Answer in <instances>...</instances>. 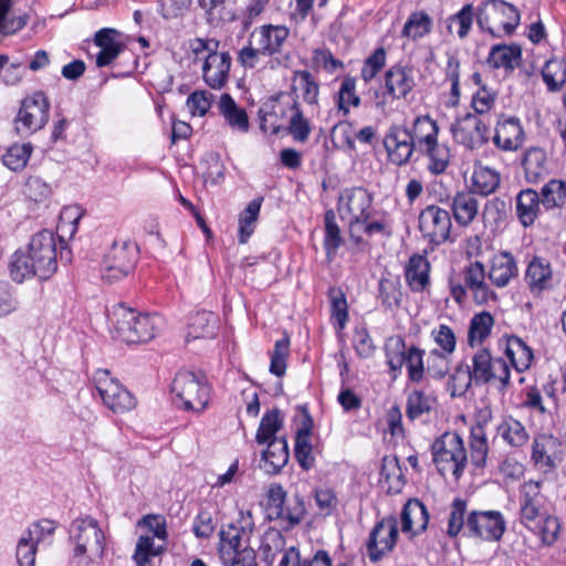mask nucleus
Listing matches in <instances>:
<instances>
[{"label": "nucleus", "instance_id": "obj_59", "mask_svg": "<svg viewBox=\"0 0 566 566\" xmlns=\"http://www.w3.org/2000/svg\"><path fill=\"white\" fill-rule=\"evenodd\" d=\"M295 458L297 459L298 464L304 470H310L313 468L315 459L313 455V448L311 444V431L310 429H301L297 432L295 439Z\"/></svg>", "mask_w": 566, "mask_h": 566}, {"label": "nucleus", "instance_id": "obj_50", "mask_svg": "<svg viewBox=\"0 0 566 566\" xmlns=\"http://www.w3.org/2000/svg\"><path fill=\"white\" fill-rule=\"evenodd\" d=\"M262 201V197L253 199L239 216V242L241 244L247 243L254 232Z\"/></svg>", "mask_w": 566, "mask_h": 566}, {"label": "nucleus", "instance_id": "obj_31", "mask_svg": "<svg viewBox=\"0 0 566 566\" xmlns=\"http://www.w3.org/2000/svg\"><path fill=\"white\" fill-rule=\"evenodd\" d=\"M522 62V49L517 44H495L491 48L486 63L492 69L513 72Z\"/></svg>", "mask_w": 566, "mask_h": 566}, {"label": "nucleus", "instance_id": "obj_18", "mask_svg": "<svg viewBox=\"0 0 566 566\" xmlns=\"http://www.w3.org/2000/svg\"><path fill=\"white\" fill-rule=\"evenodd\" d=\"M397 538L398 527L396 517H384L369 533L366 544L369 559L374 563L380 560L394 549Z\"/></svg>", "mask_w": 566, "mask_h": 566}, {"label": "nucleus", "instance_id": "obj_43", "mask_svg": "<svg viewBox=\"0 0 566 566\" xmlns=\"http://www.w3.org/2000/svg\"><path fill=\"white\" fill-rule=\"evenodd\" d=\"M376 213H370L366 221L357 228L356 238H350L356 243H360L363 238L361 234H366L369 238L375 235H380L384 238H389L392 235V224L390 219L387 216H381L376 218Z\"/></svg>", "mask_w": 566, "mask_h": 566}, {"label": "nucleus", "instance_id": "obj_47", "mask_svg": "<svg viewBox=\"0 0 566 566\" xmlns=\"http://www.w3.org/2000/svg\"><path fill=\"white\" fill-rule=\"evenodd\" d=\"M542 77L549 92H558L566 83V60L553 57L546 61Z\"/></svg>", "mask_w": 566, "mask_h": 566}, {"label": "nucleus", "instance_id": "obj_23", "mask_svg": "<svg viewBox=\"0 0 566 566\" xmlns=\"http://www.w3.org/2000/svg\"><path fill=\"white\" fill-rule=\"evenodd\" d=\"M524 280L534 296H541L555 285L551 263L538 256L533 258L527 264Z\"/></svg>", "mask_w": 566, "mask_h": 566}, {"label": "nucleus", "instance_id": "obj_56", "mask_svg": "<svg viewBox=\"0 0 566 566\" xmlns=\"http://www.w3.org/2000/svg\"><path fill=\"white\" fill-rule=\"evenodd\" d=\"M336 105L343 116L349 114L350 106L358 107L360 105V97L356 94V80L352 76H346L338 90Z\"/></svg>", "mask_w": 566, "mask_h": 566}, {"label": "nucleus", "instance_id": "obj_11", "mask_svg": "<svg viewBox=\"0 0 566 566\" xmlns=\"http://www.w3.org/2000/svg\"><path fill=\"white\" fill-rule=\"evenodd\" d=\"M253 527L252 514L241 512L237 523H230L220 531L219 553L222 563H233L235 556L250 548L248 544Z\"/></svg>", "mask_w": 566, "mask_h": 566}, {"label": "nucleus", "instance_id": "obj_30", "mask_svg": "<svg viewBox=\"0 0 566 566\" xmlns=\"http://www.w3.org/2000/svg\"><path fill=\"white\" fill-rule=\"evenodd\" d=\"M430 263L426 256L413 254L410 256L406 269L405 279L412 292H423L430 284Z\"/></svg>", "mask_w": 566, "mask_h": 566}, {"label": "nucleus", "instance_id": "obj_25", "mask_svg": "<svg viewBox=\"0 0 566 566\" xmlns=\"http://www.w3.org/2000/svg\"><path fill=\"white\" fill-rule=\"evenodd\" d=\"M290 34L284 25L265 24L255 29L251 34V41L261 48L265 56H272L282 51Z\"/></svg>", "mask_w": 566, "mask_h": 566}, {"label": "nucleus", "instance_id": "obj_33", "mask_svg": "<svg viewBox=\"0 0 566 566\" xmlns=\"http://www.w3.org/2000/svg\"><path fill=\"white\" fill-rule=\"evenodd\" d=\"M218 107L220 114L232 130L242 134L249 130L250 123L245 109L240 107L229 94L224 93L220 96Z\"/></svg>", "mask_w": 566, "mask_h": 566}, {"label": "nucleus", "instance_id": "obj_2", "mask_svg": "<svg viewBox=\"0 0 566 566\" xmlns=\"http://www.w3.org/2000/svg\"><path fill=\"white\" fill-rule=\"evenodd\" d=\"M114 337L127 344L145 343L153 339L164 325L157 314H142L123 304L112 312Z\"/></svg>", "mask_w": 566, "mask_h": 566}, {"label": "nucleus", "instance_id": "obj_54", "mask_svg": "<svg viewBox=\"0 0 566 566\" xmlns=\"http://www.w3.org/2000/svg\"><path fill=\"white\" fill-rule=\"evenodd\" d=\"M324 228H325V238H324V248L326 250V255L329 260H332L339 247L343 243V238L340 234V229L336 222V216L334 210L329 209L325 212L324 218Z\"/></svg>", "mask_w": 566, "mask_h": 566}, {"label": "nucleus", "instance_id": "obj_29", "mask_svg": "<svg viewBox=\"0 0 566 566\" xmlns=\"http://www.w3.org/2000/svg\"><path fill=\"white\" fill-rule=\"evenodd\" d=\"M429 522L427 507L417 499L409 500L401 512V531L411 536L423 532Z\"/></svg>", "mask_w": 566, "mask_h": 566}, {"label": "nucleus", "instance_id": "obj_45", "mask_svg": "<svg viewBox=\"0 0 566 566\" xmlns=\"http://www.w3.org/2000/svg\"><path fill=\"white\" fill-rule=\"evenodd\" d=\"M14 0H0V34L10 35L22 30L29 20L27 13L10 14Z\"/></svg>", "mask_w": 566, "mask_h": 566}, {"label": "nucleus", "instance_id": "obj_9", "mask_svg": "<svg viewBox=\"0 0 566 566\" xmlns=\"http://www.w3.org/2000/svg\"><path fill=\"white\" fill-rule=\"evenodd\" d=\"M472 369L475 386L492 384L500 392L511 385V370L503 358H493L488 348L478 349L472 356Z\"/></svg>", "mask_w": 566, "mask_h": 566}, {"label": "nucleus", "instance_id": "obj_12", "mask_svg": "<svg viewBox=\"0 0 566 566\" xmlns=\"http://www.w3.org/2000/svg\"><path fill=\"white\" fill-rule=\"evenodd\" d=\"M138 248L129 241H115L103 262V279L113 283L127 276L137 261Z\"/></svg>", "mask_w": 566, "mask_h": 566}, {"label": "nucleus", "instance_id": "obj_24", "mask_svg": "<svg viewBox=\"0 0 566 566\" xmlns=\"http://www.w3.org/2000/svg\"><path fill=\"white\" fill-rule=\"evenodd\" d=\"M525 134L517 117H507L497 120L494 145L503 151H516L524 143Z\"/></svg>", "mask_w": 566, "mask_h": 566}, {"label": "nucleus", "instance_id": "obj_61", "mask_svg": "<svg viewBox=\"0 0 566 566\" xmlns=\"http://www.w3.org/2000/svg\"><path fill=\"white\" fill-rule=\"evenodd\" d=\"M32 149L30 143L14 144L2 156V161L4 166L13 171L22 170L28 164Z\"/></svg>", "mask_w": 566, "mask_h": 566}, {"label": "nucleus", "instance_id": "obj_48", "mask_svg": "<svg viewBox=\"0 0 566 566\" xmlns=\"http://www.w3.org/2000/svg\"><path fill=\"white\" fill-rule=\"evenodd\" d=\"M283 427V417L277 409H272L263 415L256 434L255 441L259 444H264L274 439H281L282 437H276V433Z\"/></svg>", "mask_w": 566, "mask_h": 566}, {"label": "nucleus", "instance_id": "obj_13", "mask_svg": "<svg viewBox=\"0 0 566 566\" xmlns=\"http://www.w3.org/2000/svg\"><path fill=\"white\" fill-rule=\"evenodd\" d=\"M96 390L104 405L116 413H124L136 407L135 397L108 370H97L94 376Z\"/></svg>", "mask_w": 566, "mask_h": 566}, {"label": "nucleus", "instance_id": "obj_26", "mask_svg": "<svg viewBox=\"0 0 566 566\" xmlns=\"http://www.w3.org/2000/svg\"><path fill=\"white\" fill-rule=\"evenodd\" d=\"M119 32L115 29L104 28L94 35V43L101 50L96 55V65L104 67L109 65L124 50V44L119 41Z\"/></svg>", "mask_w": 566, "mask_h": 566}, {"label": "nucleus", "instance_id": "obj_38", "mask_svg": "<svg viewBox=\"0 0 566 566\" xmlns=\"http://www.w3.org/2000/svg\"><path fill=\"white\" fill-rule=\"evenodd\" d=\"M522 165L527 182L537 184L548 175L546 154L542 148L532 147L524 154Z\"/></svg>", "mask_w": 566, "mask_h": 566}, {"label": "nucleus", "instance_id": "obj_51", "mask_svg": "<svg viewBox=\"0 0 566 566\" xmlns=\"http://www.w3.org/2000/svg\"><path fill=\"white\" fill-rule=\"evenodd\" d=\"M497 433L511 447H522L528 440L525 427L518 420L507 417L497 426Z\"/></svg>", "mask_w": 566, "mask_h": 566}, {"label": "nucleus", "instance_id": "obj_46", "mask_svg": "<svg viewBox=\"0 0 566 566\" xmlns=\"http://www.w3.org/2000/svg\"><path fill=\"white\" fill-rule=\"evenodd\" d=\"M505 354L517 371L526 370L532 363V349L518 337L507 339Z\"/></svg>", "mask_w": 566, "mask_h": 566}, {"label": "nucleus", "instance_id": "obj_55", "mask_svg": "<svg viewBox=\"0 0 566 566\" xmlns=\"http://www.w3.org/2000/svg\"><path fill=\"white\" fill-rule=\"evenodd\" d=\"M38 268L31 261L27 251H17L10 262V276L13 281L22 283L32 276H38Z\"/></svg>", "mask_w": 566, "mask_h": 566}, {"label": "nucleus", "instance_id": "obj_34", "mask_svg": "<svg viewBox=\"0 0 566 566\" xmlns=\"http://www.w3.org/2000/svg\"><path fill=\"white\" fill-rule=\"evenodd\" d=\"M211 24L219 25L237 19V0H198Z\"/></svg>", "mask_w": 566, "mask_h": 566}, {"label": "nucleus", "instance_id": "obj_3", "mask_svg": "<svg viewBox=\"0 0 566 566\" xmlns=\"http://www.w3.org/2000/svg\"><path fill=\"white\" fill-rule=\"evenodd\" d=\"M190 48L196 59L203 60L202 78L212 90H221L229 80L231 56L228 52H218L219 42L213 39L197 38Z\"/></svg>", "mask_w": 566, "mask_h": 566}, {"label": "nucleus", "instance_id": "obj_41", "mask_svg": "<svg viewBox=\"0 0 566 566\" xmlns=\"http://www.w3.org/2000/svg\"><path fill=\"white\" fill-rule=\"evenodd\" d=\"M217 315L209 311H199L191 316L188 325L187 338L192 339L213 337L217 331Z\"/></svg>", "mask_w": 566, "mask_h": 566}, {"label": "nucleus", "instance_id": "obj_19", "mask_svg": "<svg viewBox=\"0 0 566 566\" xmlns=\"http://www.w3.org/2000/svg\"><path fill=\"white\" fill-rule=\"evenodd\" d=\"M521 492V522L527 528L535 527L536 522L548 514L545 509V496L541 492V482L527 481L522 485Z\"/></svg>", "mask_w": 566, "mask_h": 566}, {"label": "nucleus", "instance_id": "obj_53", "mask_svg": "<svg viewBox=\"0 0 566 566\" xmlns=\"http://www.w3.org/2000/svg\"><path fill=\"white\" fill-rule=\"evenodd\" d=\"M380 482L387 485L388 492L398 493L403 486L399 461L395 457H385L380 470Z\"/></svg>", "mask_w": 566, "mask_h": 566}, {"label": "nucleus", "instance_id": "obj_39", "mask_svg": "<svg viewBox=\"0 0 566 566\" xmlns=\"http://www.w3.org/2000/svg\"><path fill=\"white\" fill-rule=\"evenodd\" d=\"M292 90L297 98H302L308 105L318 102L319 84L310 71L298 70L294 72Z\"/></svg>", "mask_w": 566, "mask_h": 566}, {"label": "nucleus", "instance_id": "obj_35", "mask_svg": "<svg viewBox=\"0 0 566 566\" xmlns=\"http://www.w3.org/2000/svg\"><path fill=\"white\" fill-rule=\"evenodd\" d=\"M262 453L263 469L270 474L279 473L289 461V447L284 437L271 440Z\"/></svg>", "mask_w": 566, "mask_h": 566}, {"label": "nucleus", "instance_id": "obj_10", "mask_svg": "<svg viewBox=\"0 0 566 566\" xmlns=\"http://www.w3.org/2000/svg\"><path fill=\"white\" fill-rule=\"evenodd\" d=\"M386 358L389 368L397 371L406 365L408 379L411 382H420L424 377L423 357L426 352L416 345L406 347L401 337L390 338L385 345Z\"/></svg>", "mask_w": 566, "mask_h": 566}, {"label": "nucleus", "instance_id": "obj_36", "mask_svg": "<svg viewBox=\"0 0 566 566\" xmlns=\"http://www.w3.org/2000/svg\"><path fill=\"white\" fill-rule=\"evenodd\" d=\"M437 406V398L433 394L423 389H413L407 396L406 416L415 421L422 416L429 415Z\"/></svg>", "mask_w": 566, "mask_h": 566}, {"label": "nucleus", "instance_id": "obj_28", "mask_svg": "<svg viewBox=\"0 0 566 566\" xmlns=\"http://www.w3.org/2000/svg\"><path fill=\"white\" fill-rule=\"evenodd\" d=\"M450 209L455 223L467 228L476 219L480 210V202L471 191H458L451 198Z\"/></svg>", "mask_w": 566, "mask_h": 566}, {"label": "nucleus", "instance_id": "obj_7", "mask_svg": "<svg viewBox=\"0 0 566 566\" xmlns=\"http://www.w3.org/2000/svg\"><path fill=\"white\" fill-rule=\"evenodd\" d=\"M337 211L340 219L347 222L350 238H356L357 228L370 213H376L373 196L363 187L344 189L338 197Z\"/></svg>", "mask_w": 566, "mask_h": 566}, {"label": "nucleus", "instance_id": "obj_6", "mask_svg": "<svg viewBox=\"0 0 566 566\" xmlns=\"http://www.w3.org/2000/svg\"><path fill=\"white\" fill-rule=\"evenodd\" d=\"M432 459L441 474L451 472L459 479L467 467L468 453L462 438L457 432L447 431L431 446Z\"/></svg>", "mask_w": 566, "mask_h": 566}, {"label": "nucleus", "instance_id": "obj_32", "mask_svg": "<svg viewBox=\"0 0 566 566\" xmlns=\"http://www.w3.org/2000/svg\"><path fill=\"white\" fill-rule=\"evenodd\" d=\"M542 201L537 191L531 188L521 190L516 196V217L524 228L534 224L541 214Z\"/></svg>", "mask_w": 566, "mask_h": 566}, {"label": "nucleus", "instance_id": "obj_27", "mask_svg": "<svg viewBox=\"0 0 566 566\" xmlns=\"http://www.w3.org/2000/svg\"><path fill=\"white\" fill-rule=\"evenodd\" d=\"M489 279L496 287H505L518 275V268L514 256L502 251L494 254L490 261Z\"/></svg>", "mask_w": 566, "mask_h": 566}, {"label": "nucleus", "instance_id": "obj_17", "mask_svg": "<svg viewBox=\"0 0 566 566\" xmlns=\"http://www.w3.org/2000/svg\"><path fill=\"white\" fill-rule=\"evenodd\" d=\"M450 132L455 142L470 150L479 149L489 142V128L475 114L468 113L457 118Z\"/></svg>", "mask_w": 566, "mask_h": 566}, {"label": "nucleus", "instance_id": "obj_62", "mask_svg": "<svg viewBox=\"0 0 566 566\" xmlns=\"http://www.w3.org/2000/svg\"><path fill=\"white\" fill-rule=\"evenodd\" d=\"M292 116L289 123V133L293 139L300 143H304L308 139L311 134L310 122L304 117L298 101H294L292 105Z\"/></svg>", "mask_w": 566, "mask_h": 566}, {"label": "nucleus", "instance_id": "obj_20", "mask_svg": "<svg viewBox=\"0 0 566 566\" xmlns=\"http://www.w3.org/2000/svg\"><path fill=\"white\" fill-rule=\"evenodd\" d=\"M384 146L389 160L397 166L407 164L416 148L410 130L397 125L391 126L386 133Z\"/></svg>", "mask_w": 566, "mask_h": 566}, {"label": "nucleus", "instance_id": "obj_22", "mask_svg": "<svg viewBox=\"0 0 566 566\" xmlns=\"http://www.w3.org/2000/svg\"><path fill=\"white\" fill-rule=\"evenodd\" d=\"M485 266L480 261L470 262L463 270V280L471 292L474 302L479 305L496 300V294L485 282Z\"/></svg>", "mask_w": 566, "mask_h": 566}, {"label": "nucleus", "instance_id": "obj_15", "mask_svg": "<svg viewBox=\"0 0 566 566\" xmlns=\"http://www.w3.org/2000/svg\"><path fill=\"white\" fill-rule=\"evenodd\" d=\"M451 229L449 211L439 206H428L419 214V230L432 244L440 245L451 240Z\"/></svg>", "mask_w": 566, "mask_h": 566}, {"label": "nucleus", "instance_id": "obj_4", "mask_svg": "<svg viewBox=\"0 0 566 566\" xmlns=\"http://www.w3.org/2000/svg\"><path fill=\"white\" fill-rule=\"evenodd\" d=\"M69 537L75 558H85L91 563L103 558L105 536L98 522L92 516L75 518L70 525Z\"/></svg>", "mask_w": 566, "mask_h": 566}, {"label": "nucleus", "instance_id": "obj_44", "mask_svg": "<svg viewBox=\"0 0 566 566\" xmlns=\"http://www.w3.org/2000/svg\"><path fill=\"white\" fill-rule=\"evenodd\" d=\"M494 326V318L491 313L483 311L475 314L471 321L468 333V344L470 347L481 345L491 334Z\"/></svg>", "mask_w": 566, "mask_h": 566}, {"label": "nucleus", "instance_id": "obj_40", "mask_svg": "<svg viewBox=\"0 0 566 566\" xmlns=\"http://www.w3.org/2000/svg\"><path fill=\"white\" fill-rule=\"evenodd\" d=\"M401 283L395 275H385L378 283V300L387 311H392L401 304Z\"/></svg>", "mask_w": 566, "mask_h": 566}, {"label": "nucleus", "instance_id": "obj_42", "mask_svg": "<svg viewBox=\"0 0 566 566\" xmlns=\"http://www.w3.org/2000/svg\"><path fill=\"white\" fill-rule=\"evenodd\" d=\"M410 133L415 145L422 149L438 139L439 127L429 115H422L415 118Z\"/></svg>", "mask_w": 566, "mask_h": 566}, {"label": "nucleus", "instance_id": "obj_37", "mask_svg": "<svg viewBox=\"0 0 566 566\" xmlns=\"http://www.w3.org/2000/svg\"><path fill=\"white\" fill-rule=\"evenodd\" d=\"M470 180L471 192L486 197L499 188L501 175L488 166L476 165Z\"/></svg>", "mask_w": 566, "mask_h": 566}, {"label": "nucleus", "instance_id": "obj_1", "mask_svg": "<svg viewBox=\"0 0 566 566\" xmlns=\"http://www.w3.org/2000/svg\"><path fill=\"white\" fill-rule=\"evenodd\" d=\"M467 506V501L461 497L452 501L447 527V534L450 537H455L463 532L467 536L488 542L501 539L506 528V523L501 512L472 511L468 513Z\"/></svg>", "mask_w": 566, "mask_h": 566}, {"label": "nucleus", "instance_id": "obj_57", "mask_svg": "<svg viewBox=\"0 0 566 566\" xmlns=\"http://www.w3.org/2000/svg\"><path fill=\"white\" fill-rule=\"evenodd\" d=\"M420 150L429 157L428 168L432 174L439 175L446 171L450 159V151L446 145L439 144L437 139Z\"/></svg>", "mask_w": 566, "mask_h": 566}, {"label": "nucleus", "instance_id": "obj_49", "mask_svg": "<svg viewBox=\"0 0 566 566\" xmlns=\"http://www.w3.org/2000/svg\"><path fill=\"white\" fill-rule=\"evenodd\" d=\"M470 451L471 461L478 468H483L486 463L489 444L485 428L478 423L470 431Z\"/></svg>", "mask_w": 566, "mask_h": 566}, {"label": "nucleus", "instance_id": "obj_8", "mask_svg": "<svg viewBox=\"0 0 566 566\" xmlns=\"http://www.w3.org/2000/svg\"><path fill=\"white\" fill-rule=\"evenodd\" d=\"M171 391L186 410L201 412L209 403L210 388L203 375L180 370L174 378Z\"/></svg>", "mask_w": 566, "mask_h": 566}, {"label": "nucleus", "instance_id": "obj_5", "mask_svg": "<svg viewBox=\"0 0 566 566\" xmlns=\"http://www.w3.org/2000/svg\"><path fill=\"white\" fill-rule=\"evenodd\" d=\"M520 18V11L504 0L486 1L476 12L478 25L493 38L511 35L517 28Z\"/></svg>", "mask_w": 566, "mask_h": 566}, {"label": "nucleus", "instance_id": "obj_58", "mask_svg": "<svg viewBox=\"0 0 566 566\" xmlns=\"http://www.w3.org/2000/svg\"><path fill=\"white\" fill-rule=\"evenodd\" d=\"M541 196L545 209L560 207L566 201V184L559 179H552L542 188Z\"/></svg>", "mask_w": 566, "mask_h": 566}, {"label": "nucleus", "instance_id": "obj_63", "mask_svg": "<svg viewBox=\"0 0 566 566\" xmlns=\"http://www.w3.org/2000/svg\"><path fill=\"white\" fill-rule=\"evenodd\" d=\"M164 551V546H155L154 537L140 535L133 558L138 566H150V557L160 555Z\"/></svg>", "mask_w": 566, "mask_h": 566}, {"label": "nucleus", "instance_id": "obj_14", "mask_svg": "<svg viewBox=\"0 0 566 566\" xmlns=\"http://www.w3.org/2000/svg\"><path fill=\"white\" fill-rule=\"evenodd\" d=\"M27 253L38 268V277L46 280L57 269L56 243L51 231L44 230L34 234L29 243Z\"/></svg>", "mask_w": 566, "mask_h": 566}, {"label": "nucleus", "instance_id": "obj_16", "mask_svg": "<svg viewBox=\"0 0 566 566\" xmlns=\"http://www.w3.org/2000/svg\"><path fill=\"white\" fill-rule=\"evenodd\" d=\"M50 104L43 93L23 99L15 120L19 134L29 135L41 129L49 119Z\"/></svg>", "mask_w": 566, "mask_h": 566}, {"label": "nucleus", "instance_id": "obj_64", "mask_svg": "<svg viewBox=\"0 0 566 566\" xmlns=\"http://www.w3.org/2000/svg\"><path fill=\"white\" fill-rule=\"evenodd\" d=\"M290 353V338L284 336L274 344L271 353L270 373L282 377L286 371V359Z\"/></svg>", "mask_w": 566, "mask_h": 566}, {"label": "nucleus", "instance_id": "obj_60", "mask_svg": "<svg viewBox=\"0 0 566 566\" xmlns=\"http://www.w3.org/2000/svg\"><path fill=\"white\" fill-rule=\"evenodd\" d=\"M260 549L264 560L271 566L275 557L285 549V538L280 531L270 530L265 532Z\"/></svg>", "mask_w": 566, "mask_h": 566}, {"label": "nucleus", "instance_id": "obj_52", "mask_svg": "<svg viewBox=\"0 0 566 566\" xmlns=\"http://www.w3.org/2000/svg\"><path fill=\"white\" fill-rule=\"evenodd\" d=\"M432 20L428 13L423 11L412 12L407 19L401 36L416 41L431 31Z\"/></svg>", "mask_w": 566, "mask_h": 566}, {"label": "nucleus", "instance_id": "obj_21", "mask_svg": "<svg viewBox=\"0 0 566 566\" xmlns=\"http://www.w3.org/2000/svg\"><path fill=\"white\" fill-rule=\"evenodd\" d=\"M416 86V71L411 66L396 64L385 73L386 93L394 99L406 98Z\"/></svg>", "mask_w": 566, "mask_h": 566}]
</instances>
